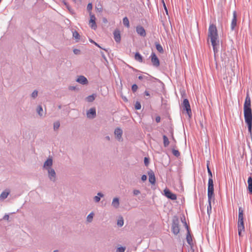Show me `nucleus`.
<instances>
[{"mask_svg": "<svg viewBox=\"0 0 252 252\" xmlns=\"http://www.w3.org/2000/svg\"><path fill=\"white\" fill-rule=\"evenodd\" d=\"M244 114L245 122L248 125V130L252 134V113L251 98L248 94H247L244 104Z\"/></svg>", "mask_w": 252, "mask_h": 252, "instance_id": "f257e3e1", "label": "nucleus"}, {"mask_svg": "<svg viewBox=\"0 0 252 252\" xmlns=\"http://www.w3.org/2000/svg\"><path fill=\"white\" fill-rule=\"evenodd\" d=\"M218 38L219 36L216 26L213 24H210L208 29V41H210L211 42L215 55L218 51V47L219 43Z\"/></svg>", "mask_w": 252, "mask_h": 252, "instance_id": "f03ea898", "label": "nucleus"}, {"mask_svg": "<svg viewBox=\"0 0 252 252\" xmlns=\"http://www.w3.org/2000/svg\"><path fill=\"white\" fill-rule=\"evenodd\" d=\"M214 196V184L213 180L212 179V174H210V177L208 180V197L209 205L207 206L208 214H210L211 212V201L212 198Z\"/></svg>", "mask_w": 252, "mask_h": 252, "instance_id": "7ed1b4c3", "label": "nucleus"}, {"mask_svg": "<svg viewBox=\"0 0 252 252\" xmlns=\"http://www.w3.org/2000/svg\"><path fill=\"white\" fill-rule=\"evenodd\" d=\"M245 229L244 224V211L242 208H239V215L238 220V234L240 236L241 233L244 231Z\"/></svg>", "mask_w": 252, "mask_h": 252, "instance_id": "20e7f679", "label": "nucleus"}, {"mask_svg": "<svg viewBox=\"0 0 252 252\" xmlns=\"http://www.w3.org/2000/svg\"><path fill=\"white\" fill-rule=\"evenodd\" d=\"M182 106L184 108V110L186 111L187 114L188 115L189 118H190L191 116V110L190 109V104L189 100L187 99H184Z\"/></svg>", "mask_w": 252, "mask_h": 252, "instance_id": "39448f33", "label": "nucleus"}, {"mask_svg": "<svg viewBox=\"0 0 252 252\" xmlns=\"http://www.w3.org/2000/svg\"><path fill=\"white\" fill-rule=\"evenodd\" d=\"M90 19L89 21V25L91 28L95 30L97 26L95 23V17L94 15L92 14L90 12Z\"/></svg>", "mask_w": 252, "mask_h": 252, "instance_id": "423d86ee", "label": "nucleus"}, {"mask_svg": "<svg viewBox=\"0 0 252 252\" xmlns=\"http://www.w3.org/2000/svg\"><path fill=\"white\" fill-rule=\"evenodd\" d=\"M164 192L165 196L167 198L171 199L173 200H176L177 199L176 195L171 192L168 189H164Z\"/></svg>", "mask_w": 252, "mask_h": 252, "instance_id": "0eeeda50", "label": "nucleus"}, {"mask_svg": "<svg viewBox=\"0 0 252 252\" xmlns=\"http://www.w3.org/2000/svg\"><path fill=\"white\" fill-rule=\"evenodd\" d=\"M151 62L153 65L158 67L159 65V61L155 53H152L151 55Z\"/></svg>", "mask_w": 252, "mask_h": 252, "instance_id": "6e6552de", "label": "nucleus"}, {"mask_svg": "<svg viewBox=\"0 0 252 252\" xmlns=\"http://www.w3.org/2000/svg\"><path fill=\"white\" fill-rule=\"evenodd\" d=\"M237 25V13L235 11L233 12V18L231 23V29L234 30Z\"/></svg>", "mask_w": 252, "mask_h": 252, "instance_id": "1a4fd4ad", "label": "nucleus"}, {"mask_svg": "<svg viewBox=\"0 0 252 252\" xmlns=\"http://www.w3.org/2000/svg\"><path fill=\"white\" fill-rule=\"evenodd\" d=\"M136 32L138 34L143 37L145 36L146 35L145 30L144 28L141 26L136 27Z\"/></svg>", "mask_w": 252, "mask_h": 252, "instance_id": "9d476101", "label": "nucleus"}, {"mask_svg": "<svg viewBox=\"0 0 252 252\" xmlns=\"http://www.w3.org/2000/svg\"><path fill=\"white\" fill-rule=\"evenodd\" d=\"M87 116L88 118H94L96 116V111L95 108H91L87 113Z\"/></svg>", "mask_w": 252, "mask_h": 252, "instance_id": "9b49d317", "label": "nucleus"}, {"mask_svg": "<svg viewBox=\"0 0 252 252\" xmlns=\"http://www.w3.org/2000/svg\"><path fill=\"white\" fill-rule=\"evenodd\" d=\"M76 81L78 83L83 85L87 84L88 82L87 78L84 76H79Z\"/></svg>", "mask_w": 252, "mask_h": 252, "instance_id": "f8f14e48", "label": "nucleus"}, {"mask_svg": "<svg viewBox=\"0 0 252 252\" xmlns=\"http://www.w3.org/2000/svg\"><path fill=\"white\" fill-rule=\"evenodd\" d=\"M114 37L115 40L117 42H119L121 41L120 32L118 30H115L114 32Z\"/></svg>", "mask_w": 252, "mask_h": 252, "instance_id": "ddd939ff", "label": "nucleus"}, {"mask_svg": "<svg viewBox=\"0 0 252 252\" xmlns=\"http://www.w3.org/2000/svg\"><path fill=\"white\" fill-rule=\"evenodd\" d=\"M172 230L174 234L177 235L180 232V228L179 225L177 223H174L172 227Z\"/></svg>", "mask_w": 252, "mask_h": 252, "instance_id": "4468645a", "label": "nucleus"}, {"mask_svg": "<svg viewBox=\"0 0 252 252\" xmlns=\"http://www.w3.org/2000/svg\"><path fill=\"white\" fill-rule=\"evenodd\" d=\"M114 133L117 138L120 140L123 133L122 130L120 128H117L115 129Z\"/></svg>", "mask_w": 252, "mask_h": 252, "instance_id": "2eb2a0df", "label": "nucleus"}, {"mask_svg": "<svg viewBox=\"0 0 252 252\" xmlns=\"http://www.w3.org/2000/svg\"><path fill=\"white\" fill-rule=\"evenodd\" d=\"M52 159L51 158H48L47 160L44 162V168L48 169L52 165Z\"/></svg>", "mask_w": 252, "mask_h": 252, "instance_id": "dca6fc26", "label": "nucleus"}, {"mask_svg": "<svg viewBox=\"0 0 252 252\" xmlns=\"http://www.w3.org/2000/svg\"><path fill=\"white\" fill-rule=\"evenodd\" d=\"M9 192L10 191L9 190H5L3 191L0 195V200H3L5 199L9 194Z\"/></svg>", "mask_w": 252, "mask_h": 252, "instance_id": "f3484780", "label": "nucleus"}, {"mask_svg": "<svg viewBox=\"0 0 252 252\" xmlns=\"http://www.w3.org/2000/svg\"><path fill=\"white\" fill-rule=\"evenodd\" d=\"M248 190L251 193H252V178L250 177L248 180Z\"/></svg>", "mask_w": 252, "mask_h": 252, "instance_id": "a211bd4d", "label": "nucleus"}, {"mask_svg": "<svg viewBox=\"0 0 252 252\" xmlns=\"http://www.w3.org/2000/svg\"><path fill=\"white\" fill-rule=\"evenodd\" d=\"M134 58L135 60L140 63H142L143 62V58L142 56L138 52L135 53Z\"/></svg>", "mask_w": 252, "mask_h": 252, "instance_id": "6ab92c4d", "label": "nucleus"}, {"mask_svg": "<svg viewBox=\"0 0 252 252\" xmlns=\"http://www.w3.org/2000/svg\"><path fill=\"white\" fill-rule=\"evenodd\" d=\"M112 204L114 207L118 208L119 206V199L118 198H114L113 200Z\"/></svg>", "mask_w": 252, "mask_h": 252, "instance_id": "aec40b11", "label": "nucleus"}, {"mask_svg": "<svg viewBox=\"0 0 252 252\" xmlns=\"http://www.w3.org/2000/svg\"><path fill=\"white\" fill-rule=\"evenodd\" d=\"M163 145L165 147H167L169 144V141L168 140V139L166 135L163 136Z\"/></svg>", "mask_w": 252, "mask_h": 252, "instance_id": "412c9836", "label": "nucleus"}, {"mask_svg": "<svg viewBox=\"0 0 252 252\" xmlns=\"http://www.w3.org/2000/svg\"><path fill=\"white\" fill-rule=\"evenodd\" d=\"M103 194L100 192H98L97 193V195L94 196V200L95 202H98L100 201V197H103Z\"/></svg>", "mask_w": 252, "mask_h": 252, "instance_id": "4be33fe9", "label": "nucleus"}, {"mask_svg": "<svg viewBox=\"0 0 252 252\" xmlns=\"http://www.w3.org/2000/svg\"><path fill=\"white\" fill-rule=\"evenodd\" d=\"M149 181L152 184H155L156 182L155 174H150L149 178Z\"/></svg>", "mask_w": 252, "mask_h": 252, "instance_id": "5701e85b", "label": "nucleus"}, {"mask_svg": "<svg viewBox=\"0 0 252 252\" xmlns=\"http://www.w3.org/2000/svg\"><path fill=\"white\" fill-rule=\"evenodd\" d=\"M156 47L157 50L159 53H162L163 52V49L162 48V47L161 46V45L160 44L156 43Z\"/></svg>", "mask_w": 252, "mask_h": 252, "instance_id": "b1692460", "label": "nucleus"}, {"mask_svg": "<svg viewBox=\"0 0 252 252\" xmlns=\"http://www.w3.org/2000/svg\"><path fill=\"white\" fill-rule=\"evenodd\" d=\"M123 24L127 28L129 27V23L128 18L126 17L123 19Z\"/></svg>", "mask_w": 252, "mask_h": 252, "instance_id": "393cba45", "label": "nucleus"}, {"mask_svg": "<svg viewBox=\"0 0 252 252\" xmlns=\"http://www.w3.org/2000/svg\"><path fill=\"white\" fill-rule=\"evenodd\" d=\"M186 239L189 244L191 245L192 243V238L189 232H188Z\"/></svg>", "mask_w": 252, "mask_h": 252, "instance_id": "a878e982", "label": "nucleus"}, {"mask_svg": "<svg viewBox=\"0 0 252 252\" xmlns=\"http://www.w3.org/2000/svg\"><path fill=\"white\" fill-rule=\"evenodd\" d=\"M94 99L95 96H94V95H89L86 98V99L88 102H92L94 100Z\"/></svg>", "mask_w": 252, "mask_h": 252, "instance_id": "bb28decb", "label": "nucleus"}, {"mask_svg": "<svg viewBox=\"0 0 252 252\" xmlns=\"http://www.w3.org/2000/svg\"><path fill=\"white\" fill-rule=\"evenodd\" d=\"M94 213H91L88 216H87V221L88 222H91L92 221V220H93V217H94Z\"/></svg>", "mask_w": 252, "mask_h": 252, "instance_id": "cd10ccee", "label": "nucleus"}, {"mask_svg": "<svg viewBox=\"0 0 252 252\" xmlns=\"http://www.w3.org/2000/svg\"><path fill=\"white\" fill-rule=\"evenodd\" d=\"M73 36L76 39H79L80 38V35L76 31L73 32Z\"/></svg>", "mask_w": 252, "mask_h": 252, "instance_id": "c85d7f7f", "label": "nucleus"}, {"mask_svg": "<svg viewBox=\"0 0 252 252\" xmlns=\"http://www.w3.org/2000/svg\"><path fill=\"white\" fill-rule=\"evenodd\" d=\"M117 224L120 226H122L124 225V220L122 218H120L118 220Z\"/></svg>", "mask_w": 252, "mask_h": 252, "instance_id": "c756f323", "label": "nucleus"}, {"mask_svg": "<svg viewBox=\"0 0 252 252\" xmlns=\"http://www.w3.org/2000/svg\"><path fill=\"white\" fill-rule=\"evenodd\" d=\"M37 111L38 113V114L40 115V116H42L43 115V114L41 113V112L43 111V109H42V108L41 106H39L38 107H37Z\"/></svg>", "mask_w": 252, "mask_h": 252, "instance_id": "7c9ffc66", "label": "nucleus"}, {"mask_svg": "<svg viewBox=\"0 0 252 252\" xmlns=\"http://www.w3.org/2000/svg\"><path fill=\"white\" fill-rule=\"evenodd\" d=\"M172 153L175 156L177 157H179L180 155V152L178 150L174 149L172 150Z\"/></svg>", "mask_w": 252, "mask_h": 252, "instance_id": "2f4dec72", "label": "nucleus"}, {"mask_svg": "<svg viewBox=\"0 0 252 252\" xmlns=\"http://www.w3.org/2000/svg\"><path fill=\"white\" fill-rule=\"evenodd\" d=\"M141 106L140 102L137 101L135 105V108L136 110H139L141 109Z\"/></svg>", "mask_w": 252, "mask_h": 252, "instance_id": "473e14b6", "label": "nucleus"}, {"mask_svg": "<svg viewBox=\"0 0 252 252\" xmlns=\"http://www.w3.org/2000/svg\"><path fill=\"white\" fill-rule=\"evenodd\" d=\"M60 123L59 122H56L54 124V128L55 130L58 129L60 126Z\"/></svg>", "mask_w": 252, "mask_h": 252, "instance_id": "72a5a7b5", "label": "nucleus"}, {"mask_svg": "<svg viewBox=\"0 0 252 252\" xmlns=\"http://www.w3.org/2000/svg\"><path fill=\"white\" fill-rule=\"evenodd\" d=\"M125 248L123 247H119L117 249V252H125Z\"/></svg>", "mask_w": 252, "mask_h": 252, "instance_id": "f704fd0d", "label": "nucleus"}, {"mask_svg": "<svg viewBox=\"0 0 252 252\" xmlns=\"http://www.w3.org/2000/svg\"><path fill=\"white\" fill-rule=\"evenodd\" d=\"M138 89V87L136 84H133L132 86L131 89L133 92H135Z\"/></svg>", "mask_w": 252, "mask_h": 252, "instance_id": "c9c22d12", "label": "nucleus"}, {"mask_svg": "<svg viewBox=\"0 0 252 252\" xmlns=\"http://www.w3.org/2000/svg\"><path fill=\"white\" fill-rule=\"evenodd\" d=\"M93 5L91 3H89L87 5V9L89 11H91L92 9Z\"/></svg>", "mask_w": 252, "mask_h": 252, "instance_id": "e433bc0d", "label": "nucleus"}, {"mask_svg": "<svg viewBox=\"0 0 252 252\" xmlns=\"http://www.w3.org/2000/svg\"><path fill=\"white\" fill-rule=\"evenodd\" d=\"M149 163V159L148 158L145 157L144 158V163L146 165H147Z\"/></svg>", "mask_w": 252, "mask_h": 252, "instance_id": "4c0bfd02", "label": "nucleus"}, {"mask_svg": "<svg viewBox=\"0 0 252 252\" xmlns=\"http://www.w3.org/2000/svg\"><path fill=\"white\" fill-rule=\"evenodd\" d=\"M37 95V92L36 91H34L32 94V96L33 98H35Z\"/></svg>", "mask_w": 252, "mask_h": 252, "instance_id": "58836bf2", "label": "nucleus"}, {"mask_svg": "<svg viewBox=\"0 0 252 252\" xmlns=\"http://www.w3.org/2000/svg\"><path fill=\"white\" fill-rule=\"evenodd\" d=\"M90 41L92 43H94L95 45H96V46H97L98 47L100 48H101V47L97 43H96L95 42H94V41H93L92 39H90Z\"/></svg>", "mask_w": 252, "mask_h": 252, "instance_id": "ea45409f", "label": "nucleus"}, {"mask_svg": "<svg viewBox=\"0 0 252 252\" xmlns=\"http://www.w3.org/2000/svg\"><path fill=\"white\" fill-rule=\"evenodd\" d=\"M56 174H49V178L51 180H53L55 178V175Z\"/></svg>", "mask_w": 252, "mask_h": 252, "instance_id": "a19ab883", "label": "nucleus"}, {"mask_svg": "<svg viewBox=\"0 0 252 252\" xmlns=\"http://www.w3.org/2000/svg\"><path fill=\"white\" fill-rule=\"evenodd\" d=\"M140 193V191L137 189L133 190V194L135 195H138Z\"/></svg>", "mask_w": 252, "mask_h": 252, "instance_id": "79ce46f5", "label": "nucleus"}, {"mask_svg": "<svg viewBox=\"0 0 252 252\" xmlns=\"http://www.w3.org/2000/svg\"><path fill=\"white\" fill-rule=\"evenodd\" d=\"M141 179L142 181H145L147 180V176L146 175L143 174L141 177Z\"/></svg>", "mask_w": 252, "mask_h": 252, "instance_id": "37998d69", "label": "nucleus"}, {"mask_svg": "<svg viewBox=\"0 0 252 252\" xmlns=\"http://www.w3.org/2000/svg\"><path fill=\"white\" fill-rule=\"evenodd\" d=\"M160 121V118L159 116H158L156 118V121L157 123H159Z\"/></svg>", "mask_w": 252, "mask_h": 252, "instance_id": "c03bdc74", "label": "nucleus"}, {"mask_svg": "<svg viewBox=\"0 0 252 252\" xmlns=\"http://www.w3.org/2000/svg\"><path fill=\"white\" fill-rule=\"evenodd\" d=\"M9 216L8 215H5L3 217V219L8 220H9Z\"/></svg>", "mask_w": 252, "mask_h": 252, "instance_id": "a18cd8bd", "label": "nucleus"}, {"mask_svg": "<svg viewBox=\"0 0 252 252\" xmlns=\"http://www.w3.org/2000/svg\"><path fill=\"white\" fill-rule=\"evenodd\" d=\"M207 169H208V173H212V172H211V170H210V168H209V164H208V163H207Z\"/></svg>", "mask_w": 252, "mask_h": 252, "instance_id": "49530a36", "label": "nucleus"}, {"mask_svg": "<svg viewBox=\"0 0 252 252\" xmlns=\"http://www.w3.org/2000/svg\"><path fill=\"white\" fill-rule=\"evenodd\" d=\"M74 53L75 54H77L78 53V52H79V50H77V49H74V51H73Z\"/></svg>", "mask_w": 252, "mask_h": 252, "instance_id": "de8ad7c7", "label": "nucleus"}, {"mask_svg": "<svg viewBox=\"0 0 252 252\" xmlns=\"http://www.w3.org/2000/svg\"><path fill=\"white\" fill-rule=\"evenodd\" d=\"M144 94H145V95H146V96L150 95V94H149V92H148V91H145Z\"/></svg>", "mask_w": 252, "mask_h": 252, "instance_id": "09e8293b", "label": "nucleus"}, {"mask_svg": "<svg viewBox=\"0 0 252 252\" xmlns=\"http://www.w3.org/2000/svg\"><path fill=\"white\" fill-rule=\"evenodd\" d=\"M138 78H139V79L141 80V79H142L143 78V77L142 76H139L138 77Z\"/></svg>", "mask_w": 252, "mask_h": 252, "instance_id": "8fccbe9b", "label": "nucleus"}, {"mask_svg": "<svg viewBox=\"0 0 252 252\" xmlns=\"http://www.w3.org/2000/svg\"><path fill=\"white\" fill-rule=\"evenodd\" d=\"M49 173H55V171L53 170H51L50 172L49 171Z\"/></svg>", "mask_w": 252, "mask_h": 252, "instance_id": "3c124183", "label": "nucleus"}, {"mask_svg": "<svg viewBox=\"0 0 252 252\" xmlns=\"http://www.w3.org/2000/svg\"><path fill=\"white\" fill-rule=\"evenodd\" d=\"M163 6H164V7L165 8L166 7V5H165V3L164 2V1H163Z\"/></svg>", "mask_w": 252, "mask_h": 252, "instance_id": "603ef678", "label": "nucleus"}, {"mask_svg": "<svg viewBox=\"0 0 252 252\" xmlns=\"http://www.w3.org/2000/svg\"><path fill=\"white\" fill-rule=\"evenodd\" d=\"M164 9H165V11H166V13L167 14V12H167V8H166V7L164 8Z\"/></svg>", "mask_w": 252, "mask_h": 252, "instance_id": "864d4df0", "label": "nucleus"}, {"mask_svg": "<svg viewBox=\"0 0 252 252\" xmlns=\"http://www.w3.org/2000/svg\"><path fill=\"white\" fill-rule=\"evenodd\" d=\"M185 225H186V226H187V229H188V225H187V223L185 222Z\"/></svg>", "mask_w": 252, "mask_h": 252, "instance_id": "5fc2aeb1", "label": "nucleus"}, {"mask_svg": "<svg viewBox=\"0 0 252 252\" xmlns=\"http://www.w3.org/2000/svg\"><path fill=\"white\" fill-rule=\"evenodd\" d=\"M103 21H104V22H107V20H106V19H103Z\"/></svg>", "mask_w": 252, "mask_h": 252, "instance_id": "6e6d98bb", "label": "nucleus"}, {"mask_svg": "<svg viewBox=\"0 0 252 252\" xmlns=\"http://www.w3.org/2000/svg\"><path fill=\"white\" fill-rule=\"evenodd\" d=\"M54 252H58L57 250L54 251Z\"/></svg>", "mask_w": 252, "mask_h": 252, "instance_id": "4d7b16f0", "label": "nucleus"}, {"mask_svg": "<svg viewBox=\"0 0 252 252\" xmlns=\"http://www.w3.org/2000/svg\"><path fill=\"white\" fill-rule=\"evenodd\" d=\"M107 138L108 140H109V137L108 136V137H107Z\"/></svg>", "mask_w": 252, "mask_h": 252, "instance_id": "13d9d810", "label": "nucleus"}, {"mask_svg": "<svg viewBox=\"0 0 252 252\" xmlns=\"http://www.w3.org/2000/svg\"><path fill=\"white\" fill-rule=\"evenodd\" d=\"M71 89H74V87H72V88H71Z\"/></svg>", "mask_w": 252, "mask_h": 252, "instance_id": "bf43d9fd", "label": "nucleus"}]
</instances>
